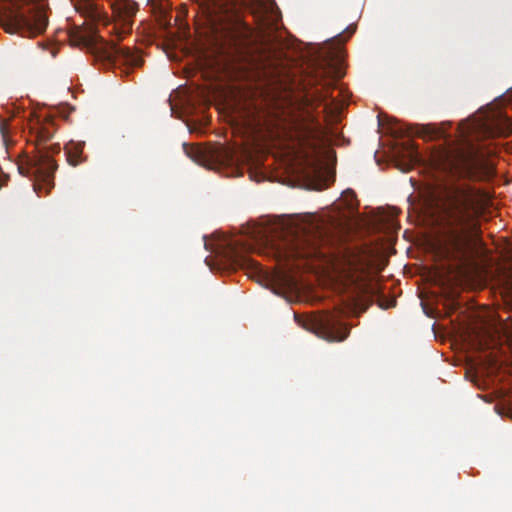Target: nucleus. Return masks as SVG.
I'll return each mask as SVG.
<instances>
[{"label": "nucleus", "mask_w": 512, "mask_h": 512, "mask_svg": "<svg viewBox=\"0 0 512 512\" xmlns=\"http://www.w3.org/2000/svg\"><path fill=\"white\" fill-rule=\"evenodd\" d=\"M335 266L349 282L356 302L360 301L361 297H367L372 301L378 288L371 272L372 261L366 253L346 249Z\"/></svg>", "instance_id": "5"}, {"label": "nucleus", "mask_w": 512, "mask_h": 512, "mask_svg": "<svg viewBox=\"0 0 512 512\" xmlns=\"http://www.w3.org/2000/svg\"><path fill=\"white\" fill-rule=\"evenodd\" d=\"M110 6L117 22L112 30L117 35V39H120L122 35L131 31L138 4L133 0H110Z\"/></svg>", "instance_id": "12"}, {"label": "nucleus", "mask_w": 512, "mask_h": 512, "mask_svg": "<svg viewBox=\"0 0 512 512\" xmlns=\"http://www.w3.org/2000/svg\"><path fill=\"white\" fill-rule=\"evenodd\" d=\"M344 74L342 58L339 54L328 53L315 61L303 80L306 105L314 108L323 104L324 110L329 108L334 103L332 91L336 82Z\"/></svg>", "instance_id": "3"}, {"label": "nucleus", "mask_w": 512, "mask_h": 512, "mask_svg": "<svg viewBox=\"0 0 512 512\" xmlns=\"http://www.w3.org/2000/svg\"><path fill=\"white\" fill-rule=\"evenodd\" d=\"M183 149L185 153L194 161H197L198 154L200 153L199 149L195 146H191L189 144L184 143Z\"/></svg>", "instance_id": "18"}, {"label": "nucleus", "mask_w": 512, "mask_h": 512, "mask_svg": "<svg viewBox=\"0 0 512 512\" xmlns=\"http://www.w3.org/2000/svg\"><path fill=\"white\" fill-rule=\"evenodd\" d=\"M355 30H356V27H354V26H352V25L348 26V27L346 28L345 32H344V33L347 35L345 38H344V36H343L342 34H339V35L337 36V38H338L339 42L346 41V40H347V38H349V37H350V36L355 32Z\"/></svg>", "instance_id": "19"}, {"label": "nucleus", "mask_w": 512, "mask_h": 512, "mask_svg": "<svg viewBox=\"0 0 512 512\" xmlns=\"http://www.w3.org/2000/svg\"><path fill=\"white\" fill-rule=\"evenodd\" d=\"M78 13L93 24L108 26L110 21L100 0H71Z\"/></svg>", "instance_id": "13"}, {"label": "nucleus", "mask_w": 512, "mask_h": 512, "mask_svg": "<svg viewBox=\"0 0 512 512\" xmlns=\"http://www.w3.org/2000/svg\"><path fill=\"white\" fill-rule=\"evenodd\" d=\"M1 21L7 32H20L23 35L40 34L48 24L47 16L42 7L26 0H13L5 8Z\"/></svg>", "instance_id": "6"}, {"label": "nucleus", "mask_w": 512, "mask_h": 512, "mask_svg": "<svg viewBox=\"0 0 512 512\" xmlns=\"http://www.w3.org/2000/svg\"><path fill=\"white\" fill-rule=\"evenodd\" d=\"M84 142L70 141L65 147L64 151L67 156V162L71 166H77L86 161V156L83 154Z\"/></svg>", "instance_id": "15"}, {"label": "nucleus", "mask_w": 512, "mask_h": 512, "mask_svg": "<svg viewBox=\"0 0 512 512\" xmlns=\"http://www.w3.org/2000/svg\"><path fill=\"white\" fill-rule=\"evenodd\" d=\"M471 129L476 137H495L510 132L512 121L501 111H494L474 122Z\"/></svg>", "instance_id": "11"}, {"label": "nucleus", "mask_w": 512, "mask_h": 512, "mask_svg": "<svg viewBox=\"0 0 512 512\" xmlns=\"http://www.w3.org/2000/svg\"><path fill=\"white\" fill-rule=\"evenodd\" d=\"M276 121L279 124L288 125L291 128H294L298 133L300 142H307L308 137H314L315 131L307 126H305L298 115L295 114L292 108H277L276 111L273 112Z\"/></svg>", "instance_id": "14"}, {"label": "nucleus", "mask_w": 512, "mask_h": 512, "mask_svg": "<svg viewBox=\"0 0 512 512\" xmlns=\"http://www.w3.org/2000/svg\"><path fill=\"white\" fill-rule=\"evenodd\" d=\"M235 255H234V262L235 263H239V265L241 266H246L247 268L255 271V272H260L261 271V267L260 265L254 261L253 259H250L248 257H245V256H239L236 251H232Z\"/></svg>", "instance_id": "17"}, {"label": "nucleus", "mask_w": 512, "mask_h": 512, "mask_svg": "<svg viewBox=\"0 0 512 512\" xmlns=\"http://www.w3.org/2000/svg\"><path fill=\"white\" fill-rule=\"evenodd\" d=\"M295 320L300 323L299 316L295 314Z\"/></svg>", "instance_id": "20"}, {"label": "nucleus", "mask_w": 512, "mask_h": 512, "mask_svg": "<svg viewBox=\"0 0 512 512\" xmlns=\"http://www.w3.org/2000/svg\"><path fill=\"white\" fill-rule=\"evenodd\" d=\"M440 203L447 237L460 249L477 231V218L482 211L479 194L467 184H451L441 191Z\"/></svg>", "instance_id": "1"}, {"label": "nucleus", "mask_w": 512, "mask_h": 512, "mask_svg": "<svg viewBox=\"0 0 512 512\" xmlns=\"http://www.w3.org/2000/svg\"><path fill=\"white\" fill-rule=\"evenodd\" d=\"M301 325L328 342H341L349 335L348 327L331 313L306 319Z\"/></svg>", "instance_id": "8"}, {"label": "nucleus", "mask_w": 512, "mask_h": 512, "mask_svg": "<svg viewBox=\"0 0 512 512\" xmlns=\"http://www.w3.org/2000/svg\"><path fill=\"white\" fill-rule=\"evenodd\" d=\"M198 11L207 19L211 26L225 21H233L227 31V40L230 47L238 55H244L253 46L258 33L246 22L242 21L238 12L246 7L249 0H194Z\"/></svg>", "instance_id": "2"}, {"label": "nucleus", "mask_w": 512, "mask_h": 512, "mask_svg": "<svg viewBox=\"0 0 512 512\" xmlns=\"http://www.w3.org/2000/svg\"><path fill=\"white\" fill-rule=\"evenodd\" d=\"M55 129L52 123L42 125L37 131V152L35 155L28 157L25 164L18 166L19 172L24 176L34 178V190L41 195L42 189L47 194L54 186V172L57 164L52 159V154L60 152L59 144L46 146L54 135Z\"/></svg>", "instance_id": "4"}, {"label": "nucleus", "mask_w": 512, "mask_h": 512, "mask_svg": "<svg viewBox=\"0 0 512 512\" xmlns=\"http://www.w3.org/2000/svg\"><path fill=\"white\" fill-rule=\"evenodd\" d=\"M99 57L108 64L139 67L143 63L142 57L127 46H120L114 41L103 42L97 51Z\"/></svg>", "instance_id": "10"}, {"label": "nucleus", "mask_w": 512, "mask_h": 512, "mask_svg": "<svg viewBox=\"0 0 512 512\" xmlns=\"http://www.w3.org/2000/svg\"><path fill=\"white\" fill-rule=\"evenodd\" d=\"M449 165L454 175L469 180L480 179L484 169L483 159L473 149L458 151Z\"/></svg>", "instance_id": "9"}, {"label": "nucleus", "mask_w": 512, "mask_h": 512, "mask_svg": "<svg viewBox=\"0 0 512 512\" xmlns=\"http://www.w3.org/2000/svg\"><path fill=\"white\" fill-rule=\"evenodd\" d=\"M211 158L220 165H232L235 161V150L219 144L210 151Z\"/></svg>", "instance_id": "16"}, {"label": "nucleus", "mask_w": 512, "mask_h": 512, "mask_svg": "<svg viewBox=\"0 0 512 512\" xmlns=\"http://www.w3.org/2000/svg\"><path fill=\"white\" fill-rule=\"evenodd\" d=\"M318 226L314 223L303 224L299 230L295 232L293 238L287 243V248L283 252L286 258H312L317 257L320 252L318 250L316 234Z\"/></svg>", "instance_id": "7"}]
</instances>
